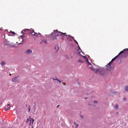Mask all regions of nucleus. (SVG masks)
<instances>
[{
    "mask_svg": "<svg viewBox=\"0 0 128 128\" xmlns=\"http://www.w3.org/2000/svg\"><path fill=\"white\" fill-rule=\"evenodd\" d=\"M61 34H62V36L63 37H64L65 36H66V37H67L68 36V35H67L66 34V33H63L62 32H61Z\"/></svg>",
    "mask_w": 128,
    "mask_h": 128,
    "instance_id": "ddd939ff",
    "label": "nucleus"
},
{
    "mask_svg": "<svg viewBox=\"0 0 128 128\" xmlns=\"http://www.w3.org/2000/svg\"><path fill=\"white\" fill-rule=\"evenodd\" d=\"M88 98H85V100H86V99H87Z\"/></svg>",
    "mask_w": 128,
    "mask_h": 128,
    "instance_id": "c03bdc74",
    "label": "nucleus"
},
{
    "mask_svg": "<svg viewBox=\"0 0 128 128\" xmlns=\"http://www.w3.org/2000/svg\"><path fill=\"white\" fill-rule=\"evenodd\" d=\"M112 64L109 62L106 66V70L107 71H110L112 68V67L111 66Z\"/></svg>",
    "mask_w": 128,
    "mask_h": 128,
    "instance_id": "39448f33",
    "label": "nucleus"
},
{
    "mask_svg": "<svg viewBox=\"0 0 128 128\" xmlns=\"http://www.w3.org/2000/svg\"><path fill=\"white\" fill-rule=\"evenodd\" d=\"M122 51L123 53H122V56L124 57H126L128 55V48L124 49Z\"/></svg>",
    "mask_w": 128,
    "mask_h": 128,
    "instance_id": "20e7f679",
    "label": "nucleus"
},
{
    "mask_svg": "<svg viewBox=\"0 0 128 128\" xmlns=\"http://www.w3.org/2000/svg\"><path fill=\"white\" fill-rule=\"evenodd\" d=\"M11 74H9V76H11Z\"/></svg>",
    "mask_w": 128,
    "mask_h": 128,
    "instance_id": "8fccbe9b",
    "label": "nucleus"
},
{
    "mask_svg": "<svg viewBox=\"0 0 128 128\" xmlns=\"http://www.w3.org/2000/svg\"><path fill=\"white\" fill-rule=\"evenodd\" d=\"M93 65H94V66H96V67H98V66H97V65H95L94 64V63H93Z\"/></svg>",
    "mask_w": 128,
    "mask_h": 128,
    "instance_id": "72a5a7b5",
    "label": "nucleus"
},
{
    "mask_svg": "<svg viewBox=\"0 0 128 128\" xmlns=\"http://www.w3.org/2000/svg\"><path fill=\"white\" fill-rule=\"evenodd\" d=\"M104 71L103 70H102L100 71V74L102 76L104 75Z\"/></svg>",
    "mask_w": 128,
    "mask_h": 128,
    "instance_id": "4468645a",
    "label": "nucleus"
},
{
    "mask_svg": "<svg viewBox=\"0 0 128 128\" xmlns=\"http://www.w3.org/2000/svg\"><path fill=\"white\" fill-rule=\"evenodd\" d=\"M54 49L56 50V52H57L59 49V48L57 46H55L54 47Z\"/></svg>",
    "mask_w": 128,
    "mask_h": 128,
    "instance_id": "2eb2a0df",
    "label": "nucleus"
},
{
    "mask_svg": "<svg viewBox=\"0 0 128 128\" xmlns=\"http://www.w3.org/2000/svg\"><path fill=\"white\" fill-rule=\"evenodd\" d=\"M100 70V69H95L94 70H95V72L96 73H98V71L99 70Z\"/></svg>",
    "mask_w": 128,
    "mask_h": 128,
    "instance_id": "6ab92c4d",
    "label": "nucleus"
},
{
    "mask_svg": "<svg viewBox=\"0 0 128 128\" xmlns=\"http://www.w3.org/2000/svg\"><path fill=\"white\" fill-rule=\"evenodd\" d=\"M74 41L77 44H78V42L75 40H74Z\"/></svg>",
    "mask_w": 128,
    "mask_h": 128,
    "instance_id": "393cba45",
    "label": "nucleus"
},
{
    "mask_svg": "<svg viewBox=\"0 0 128 128\" xmlns=\"http://www.w3.org/2000/svg\"><path fill=\"white\" fill-rule=\"evenodd\" d=\"M29 118H30L31 119L30 116H29Z\"/></svg>",
    "mask_w": 128,
    "mask_h": 128,
    "instance_id": "09e8293b",
    "label": "nucleus"
},
{
    "mask_svg": "<svg viewBox=\"0 0 128 128\" xmlns=\"http://www.w3.org/2000/svg\"><path fill=\"white\" fill-rule=\"evenodd\" d=\"M88 105H91V104H88Z\"/></svg>",
    "mask_w": 128,
    "mask_h": 128,
    "instance_id": "6e6d98bb",
    "label": "nucleus"
},
{
    "mask_svg": "<svg viewBox=\"0 0 128 128\" xmlns=\"http://www.w3.org/2000/svg\"><path fill=\"white\" fill-rule=\"evenodd\" d=\"M94 103H98V102H97V101H94Z\"/></svg>",
    "mask_w": 128,
    "mask_h": 128,
    "instance_id": "c9c22d12",
    "label": "nucleus"
},
{
    "mask_svg": "<svg viewBox=\"0 0 128 128\" xmlns=\"http://www.w3.org/2000/svg\"><path fill=\"white\" fill-rule=\"evenodd\" d=\"M30 125H31V123H30Z\"/></svg>",
    "mask_w": 128,
    "mask_h": 128,
    "instance_id": "4d7b16f0",
    "label": "nucleus"
},
{
    "mask_svg": "<svg viewBox=\"0 0 128 128\" xmlns=\"http://www.w3.org/2000/svg\"><path fill=\"white\" fill-rule=\"evenodd\" d=\"M22 41L21 42L19 43L18 44H23L25 42H24V40L23 39H22Z\"/></svg>",
    "mask_w": 128,
    "mask_h": 128,
    "instance_id": "aec40b11",
    "label": "nucleus"
},
{
    "mask_svg": "<svg viewBox=\"0 0 128 128\" xmlns=\"http://www.w3.org/2000/svg\"><path fill=\"white\" fill-rule=\"evenodd\" d=\"M1 64L3 66L5 64V63L4 61H2L1 63Z\"/></svg>",
    "mask_w": 128,
    "mask_h": 128,
    "instance_id": "f3484780",
    "label": "nucleus"
},
{
    "mask_svg": "<svg viewBox=\"0 0 128 128\" xmlns=\"http://www.w3.org/2000/svg\"><path fill=\"white\" fill-rule=\"evenodd\" d=\"M62 84L64 85H66V83L64 82H63L62 83Z\"/></svg>",
    "mask_w": 128,
    "mask_h": 128,
    "instance_id": "4c0bfd02",
    "label": "nucleus"
},
{
    "mask_svg": "<svg viewBox=\"0 0 128 128\" xmlns=\"http://www.w3.org/2000/svg\"><path fill=\"white\" fill-rule=\"evenodd\" d=\"M1 125V126H3V125H3V124H2Z\"/></svg>",
    "mask_w": 128,
    "mask_h": 128,
    "instance_id": "a18cd8bd",
    "label": "nucleus"
},
{
    "mask_svg": "<svg viewBox=\"0 0 128 128\" xmlns=\"http://www.w3.org/2000/svg\"><path fill=\"white\" fill-rule=\"evenodd\" d=\"M46 35V36H48V35Z\"/></svg>",
    "mask_w": 128,
    "mask_h": 128,
    "instance_id": "13d9d810",
    "label": "nucleus"
},
{
    "mask_svg": "<svg viewBox=\"0 0 128 128\" xmlns=\"http://www.w3.org/2000/svg\"><path fill=\"white\" fill-rule=\"evenodd\" d=\"M61 32L58 31V30H54L53 34H55V35L56 36H61L62 35L61 34Z\"/></svg>",
    "mask_w": 128,
    "mask_h": 128,
    "instance_id": "f03ea898",
    "label": "nucleus"
},
{
    "mask_svg": "<svg viewBox=\"0 0 128 128\" xmlns=\"http://www.w3.org/2000/svg\"><path fill=\"white\" fill-rule=\"evenodd\" d=\"M10 32L12 34H13L14 35L15 34H16L14 32H12V31H10Z\"/></svg>",
    "mask_w": 128,
    "mask_h": 128,
    "instance_id": "412c9836",
    "label": "nucleus"
},
{
    "mask_svg": "<svg viewBox=\"0 0 128 128\" xmlns=\"http://www.w3.org/2000/svg\"><path fill=\"white\" fill-rule=\"evenodd\" d=\"M5 109V110L6 111V108H4Z\"/></svg>",
    "mask_w": 128,
    "mask_h": 128,
    "instance_id": "de8ad7c7",
    "label": "nucleus"
},
{
    "mask_svg": "<svg viewBox=\"0 0 128 128\" xmlns=\"http://www.w3.org/2000/svg\"><path fill=\"white\" fill-rule=\"evenodd\" d=\"M32 50H30L29 49L28 50H27L26 51H25L24 52V53L25 54H30L32 53Z\"/></svg>",
    "mask_w": 128,
    "mask_h": 128,
    "instance_id": "6e6552de",
    "label": "nucleus"
},
{
    "mask_svg": "<svg viewBox=\"0 0 128 128\" xmlns=\"http://www.w3.org/2000/svg\"><path fill=\"white\" fill-rule=\"evenodd\" d=\"M38 34H39L40 35V37H43V35H41V34L39 32H38Z\"/></svg>",
    "mask_w": 128,
    "mask_h": 128,
    "instance_id": "a878e982",
    "label": "nucleus"
},
{
    "mask_svg": "<svg viewBox=\"0 0 128 128\" xmlns=\"http://www.w3.org/2000/svg\"><path fill=\"white\" fill-rule=\"evenodd\" d=\"M78 126V124H77L76 126L75 127L76 128Z\"/></svg>",
    "mask_w": 128,
    "mask_h": 128,
    "instance_id": "79ce46f5",
    "label": "nucleus"
},
{
    "mask_svg": "<svg viewBox=\"0 0 128 128\" xmlns=\"http://www.w3.org/2000/svg\"><path fill=\"white\" fill-rule=\"evenodd\" d=\"M123 53V51H121L118 55L117 56H116V57L113 58L111 60V61L110 62L111 64H112V62L116 59L120 55H122V57L124 58L122 56V53Z\"/></svg>",
    "mask_w": 128,
    "mask_h": 128,
    "instance_id": "7ed1b4c3",
    "label": "nucleus"
},
{
    "mask_svg": "<svg viewBox=\"0 0 128 128\" xmlns=\"http://www.w3.org/2000/svg\"><path fill=\"white\" fill-rule=\"evenodd\" d=\"M30 105H29V106L28 108V109L29 112H30V109H31V108H30Z\"/></svg>",
    "mask_w": 128,
    "mask_h": 128,
    "instance_id": "bb28decb",
    "label": "nucleus"
},
{
    "mask_svg": "<svg viewBox=\"0 0 128 128\" xmlns=\"http://www.w3.org/2000/svg\"><path fill=\"white\" fill-rule=\"evenodd\" d=\"M87 56H88V58H89V57H90V56H89L88 55Z\"/></svg>",
    "mask_w": 128,
    "mask_h": 128,
    "instance_id": "49530a36",
    "label": "nucleus"
},
{
    "mask_svg": "<svg viewBox=\"0 0 128 128\" xmlns=\"http://www.w3.org/2000/svg\"><path fill=\"white\" fill-rule=\"evenodd\" d=\"M32 128H33V126H32Z\"/></svg>",
    "mask_w": 128,
    "mask_h": 128,
    "instance_id": "bf43d9fd",
    "label": "nucleus"
},
{
    "mask_svg": "<svg viewBox=\"0 0 128 128\" xmlns=\"http://www.w3.org/2000/svg\"><path fill=\"white\" fill-rule=\"evenodd\" d=\"M79 52V53L80 54V56H82L83 58H84V59H85L86 60L87 58H86V57L85 56H84L82 55H81L80 54V52Z\"/></svg>",
    "mask_w": 128,
    "mask_h": 128,
    "instance_id": "dca6fc26",
    "label": "nucleus"
},
{
    "mask_svg": "<svg viewBox=\"0 0 128 128\" xmlns=\"http://www.w3.org/2000/svg\"><path fill=\"white\" fill-rule=\"evenodd\" d=\"M123 100L125 101H126V98H123Z\"/></svg>",
    "mask_w": 128,
    "mask_h": 128,
    "instance_id": "e433bc0d",
    "label": "nucleus"
},
{
    "mask_svg": "<svg viewBox=\"0 0 128 128\" xmlns=\"http://www.w3.org/2000/svg\"><path fill=\"white\" fill-rule=\"evenodd\" d=\"M78 49L79 50H81V49L80 48V47H79V46L78 45Z\"/></svg>",
    "mask_w": 128,
    "mask_h": 128,
    "instance_id": "c85d7f7f",
    "label": "nucleus"
},
{
    "mask_svg": "<svg viewBox=\"0 0 128 128\" xmlns=\"http://www.w3.org/2000/svg\"><path fill=\"white\" fill-rule=\"evenodd\" d=\"M78 62H82V63H83V62H83V61H82V60H81V59H79L78 60Z\"/></svg>",
    "mask_w": 128,
    "mask_h": 128,
    "instance_id": "4be33fe9",
    "label": "nucleus"
},
{
    "mask_svg": "<svg viewBox=\"0 0 128 128\" xmlns=\"http://www.w3.org/2000/svg\"><path fill=\"white\" fill-rule=\"evenodd\" d=\"M86 61H87V63L88 64L90 63V62L88 61V59H86Z\"/></svg>",
    "mask_w": 128,
    "mask_h": 128,
    "instance_id": "cd10ccee",
    "label": "nucleus"
},
{
    "mask_svg": "<svg viewBox=\"0 0 128 128\" xmlns=\"http://www.w3.org/2000/svg\"><path fill=\"white\" fill-rule=\"evenodd\" d=\"M126 89L125 90L126 91H128V86H126Z\"/></svg>",
    "mask_w": 128,
    "mask_h": 128,
    "instance_id": "5701e85b",
    "label": "nucleus"
},
{
    "mask_svg": "<svg viewBox=\"0 0 128 128\" xmlns=\"http://www.w3.org/2000/svg\"><path fill=\"white\" fill-rule=\"evenodd\" d=\"M43 42L45 43L46 44H47V43L46 42V40H44V41H43Z\"/></svg>",
    "mask_w": 128,
    "mask_h": 128,
    "instance_id": "7c9ffc66",
    "label": "nucleus"
},
{
    "mask_svg": "<svg viewBox=\"0 0 128 128\" xmlns=\"http://www.w3.org/2000/svg\"><path fill=\"white\" fill-rule=\"evenodd\" d=\"M88 67L91 68L92 70H95V68L90 63L88 64Z\"/></svg>",
    "mask_w": 128,
    "mask_h": 128,
    "instance_id": "0eeeda50",
    "label": "nucleus"
},
{
    "mask_svg": "<svg viewBox=\"0 0 128 128\" xmlns=\"http://www.w3.org/2000/svg\"><path fill=\"white\" fill-rule=\"evenodd\" d=\"M24 35H21V36H20V37L22 39H23V38H24Z\"/></svg>",
    "mask_w": 128,
    "mask_h": 128,
    "instance_id": "b1692460",
    "label": "nucleus"
},
{
    "mask_svg": "<svg viewBox=\"0 0 128 128\" xmlns=\"http://www.w3.org/2000/svg\"><path fill=\"white\" fill-rule=\"evenodd\" d=\"M19 76H16L15 77H14L12 79V82H18V81L17 80H16L17 78H19Z\"/></svg>",
    "mask_w": 128,
    "mask_h": 128,
    "instance_id": "1a4fd4ad",
    "label": "nucleus"
},
{
    "mask_svg": "<svg viewBox=\"0 0 128 128\" xmlns=\"http://www.w3.org/2000/svg\"><path fill=\"white\" fill-rule=\"evenodd\" d=\"M34 119H32V124L33 123V122H34Z\"/></svg>",
    "mask_w": 128,
    "mask_h": 128,
    "instance_id": "f704fd0d",
    "label": "nucleus"
},
{
    "mask_svg": "<svg viewBox=\"0 0 128 128\" xmlns=\"http://www.w3.org/2000/svg\"><path fill=\"white\" fill-rule=\"evenodd\" d=\"M31 121H32L31 120H30V122H31Z\"/></svg>",
    "mask_w": 128,
    "mask_h": 128,
    "instance_id": "603ef678",
    "label": "nucleus"
},
{
    "mask_svg": "<svg viewBox=\"0 0 128 128\" xmlns=\"http://www.w3.org/2000/svg\"><path fill=\"white\" fill-rule=\"evenodd\" d=\"M34 32V30H31L28 29H25L22 30L21 33L23 34H32L33 32Z\"/></svg>",
    "mask_w": 128,
    "mask_h": 128,
    "instance_id": "f257e3e1",
    "label": "nucleus"
},
{
    "mask_svg": "<svg viewBox=\"0 0 128 128\" xmlns=\"http://www.w3.org/2000/svg\"><path fill=\"white\" fill-rule=\"evenodd\" d=\"M80 117L82 118H84V116H82V115H80Z\"/></svg>",
    "mask_w": 128,
    "mask_h": 128,
    "instance_id": "473e14b6",
    "label": "nucleus"
},
{
    "mask_svg": "<svg viewBox=\"0 0 128 128\" xmlns=\"http://www.w3.org/2000/svg\"><path fill=\"white\" fill-rule=\"evenodd\" d=\"M26 107H27L28 106L29 107V106H28V104H26Z\"/></svg>",
    "mask_w": 128,
    "mask_h": 128,
    "instance_id": "ea45409f",
    "label": "nucleus"
},
{
    "mask_svg": "<svg viewBox=\"0 0 128 128\" xmlns=\"http://www.w3.org/2000/svg\"><path fill=\"white\" fill-rule=\"evenodd\" d=\"M43 41H44V40H42V41L40 42V44H42V42H43Z\"/></svg>",
    "mask_w": 128,
    "mask_h": 128,
    "instance_id": "2f4dec72",
    "label": "nucleus"
},
{
    "mask_svg": "<svg viewBox=\"0 0 128 128\" xmlns=\"http://www.w3.org/2000/svg\"><path fill=\"white\" fill-rule=\"evenodd\" d=\"M82 53L84 54L83 53V52H82Z\"/></svg>",
    "mask_w": 128,
    "mask_h": 128,
    "instance_id": "3c124183",
    "label": "nucleus"
},
{
    "mask_svg": "<svg viewBox=\"0 0 128 128\" xmlns=\"http://www.w3.org/2000/svg\"><path fill=\"white\" fill-rule=\"evenodd\" d=\"M10 104H8L7 105V106L8 107L6 109V111H7L8 110H9L10 109Z\"/></svg>",
    "mask_w": 128,
    "mask_h": 128,
    "instance_id": "f8f14e48",
    "label": "nucleus"
},
{
    "mask_svg": "<svg viewBox=\"0 0 128 128\" xmlns=\"http://www.w3.org/2000/svg\"><path fill=\"white\" fill-rule=\"evenodd\" d=\"M53 80H55L54 79V78H53Z\"/></svg>",
    "mask_w": 128,
    "mask_h": 128,
    "instance_id": "5fc2aeb1",
    "label": "nucleus"
},
{
    "mask_svg": "<svg viewBox=\"0 0 128 128\" xmlns=\"http://www.w3.org/2000/svg\"><path fill=\"white\" fill-rule=\"evenodd\" d=\"M118 104H116L114 106V108L115 109H118Z\"/></svg>",
    "mask_w": 128,
    "mask_h": 128,
    "instance_id": "a211bd4d",
    "label": "nucleus"
},
{
    "mask_svg": "<svg viewBox=\"0 0 128 128\" xmlns=\"http://www.w3.org/2000/svg\"><path fill=\"white\" fill-rule=\"evenodd\" d=\"M51 37L53 38L54 40L56 39V36L55 35V34H53V32L51 34Z\"/></svg>",
    "mask_w": 128,
    "mask_h": 128,
    "instance_id": "9d476101",
    "label": "nucleus"
},
{
    "mask_svg": "<svg viewBox=\"0 0 128 128\" xmlns=\"http://www.w3.org/2000/svg\"><path fill=\"white\" fill-rule=\"evenodd\" d=\"M59 106V105H58V106H57V108H58Z\"/></svg>",
    "mask_w": 128,
    "mask_h": 128,
    "instance_id": "a19ab883",
    "label": "nucleus"
},
{
    "mask_svg": "<svg viewBox=\"0 0 128 128\" xmlns=\"http://www.w3.org/2000/svg\"><path fill=\"white\" fill-rule=\"evenodd\" d=\"M30 35H33V36H36L37 37H38V34L36 33L34 31V32H33V33H32V34H30Z\"/></svg>",
    "mask_w": 128,
    "mask_h": 128,
    "instance_id": "9b49d317",
    "label": "nucleus"
},
{
    "mask_svg": "<svg viewBox=\"0 0 128 128\" xmlns=\"http://www.w3.org/2000/svg\"><path fill=\"white\" fill-rule=\"evenodd\" d=\"M29 120L28 119V118L27 120H26V123H28V122L29 121Z\"/></svg>",
    "mask_w": 128,
    "mask_h": 128,
    "instance_id": "c756f323",
    "label": "nucleus"
},
{
    "mask_svg": "<svg viewBox=\"0 0 128 128\" xmlns=\"http://www.w3.org/2000/svg\"><path fill=\"white\" fill-rule=\"evenodd\" d=\"M57 81L59 82H62V81H60V80H57Z\"/></svg>",
    "mask_w": 128,
    "mask_h": 128,
    "instance_id": "58836bf2",
    "label": "nucleus"
},
{
    "mask_svg": "<svg viewBox=\"0 0 128 128\" xmlns=\"http://www.w3.org/2000/svg\"><path fill=\"white\" fill-rule=\"evenodd\" d=\"M67 38L68 40L71 41H72L73 40H74V37L69 35H68V36L67 37Z\"/></svg>",
    "mask_w": 128,
    "mask_h": 128,
    "instance_id": "423d86ee",
    "label": "nucleus"
},
{
    "mask_svg": "<svg viewBox=\"0 0 128 128\" xmlns=\"http://www.w3.org/2000/svg\"><path fill=\"white\" fill-rule=\"evenodd\" d=\"M74 124H75L76 125V123H75V122H74Z\"/></svg>",
    "mask_w": 128,
    "mask_h": 128,
    "instance_id": "864d4df0",
    "label": "nucleus"
},
{
    "mask_svg": "<svg viewBox=\"0 0 128 128\" xmlns=\"http://www.w3.org/2000/svg\"><path fill=\"white\" fill-rule=\"evenodd\" d=\"M54 80H58L57 78H56L55 79H54Z\"/></svg>",
    "mask_w": 128,
    "mask_h": 128,
    "instance_id": "37998d69",
    "label": "nucleus"
}]
</instances>
